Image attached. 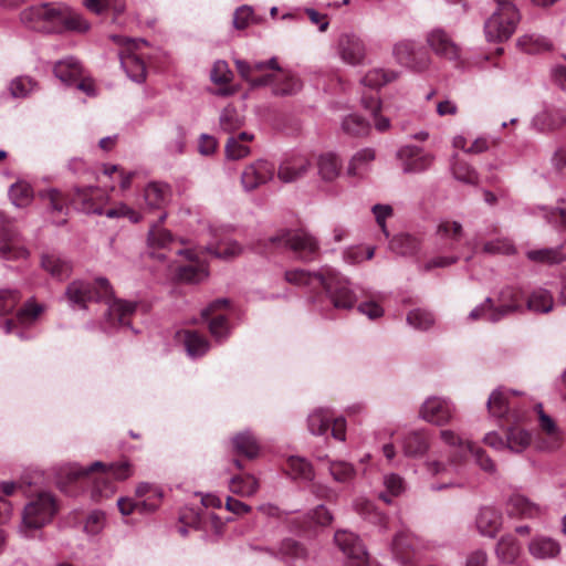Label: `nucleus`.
<instances>
[{"label":"nucleus","mask_w":566,"mask_h":566,"mask_svg":"<svg viewBox=\"0 0 566 566\" xmlns=\"http://www.w3.org/2000/svg\"><path fill=\"white\" fill-rule=\"evenodd\" d=\"M384 485L386 488V492H381L379 494V497L388 504L391 502V500L388 497V495L398 496L399 494H401L405 491L403 479L396 473H390V474L385 475L384 476Z\"/></svg>","instance_id":"obj_55"},{"label":"nucleus","mask_w":566,"mask_h":566,"mask_svg":"<svg viewBox=\"0 0 566 566\" xmlns=\"http://www.w3.org/2000/svg\"><path fill=\"white\" fill-rule=\"evenodd\" d=\"M427 42L432 51L444 59L455 61L460 56L459 46L441 29L431 31L428 34Z\"/></svg>","instance_id":"obj_22"},{"label":"nucleus","mask_w":566,"mask_h":566,"mask_svg":"<svg viewBox=\"0 0 566 566\" xmlns=\"http://www.w3.org/2000/svg\"><path fill=\"white\" fill-rule=\"evenodd\" d=\"M182 337L186 350L191 357L202 356L210 348L207 338L196 331H185Z\"/></svg>","instance_id":"obj_43"},{"label":"nucleus","mask_w":566,"mask_h":566,"mask_svg":"<svg viewBox=\"0 0 566 566\" xmlns=\"http://www.w3.org/2000/svg\"><path fill=\"white\" fill-rule=\"evenodd\" d=\"M57 512L55 497L50 492H41L24 507L20 533L29 536L31 531L49 524Z\"/></svg>","instance_id":"obj_7"},{"label":"nucleus","mask_w":566,"mask_h":566,"mask_svg":"<svg viewBox=\"0 0 566 566\" xmlns=\"http://www.w3.org/2000/svg\"><path fill=\"white\" fill-rule=\"evenodd\" d=\"M439 437L448 453V460L428 459L423 463V468L430 476L442 480V483L432 484L431 490L440 491L446 488L462 486L463 483L458 480L460 463L464 460L472 442L450 429L441 430Z\"/></svg>","instance_id":"obj_3"},{"label":"nucleus","mask_w":566,"mask_h":566,"mask_svg":"<svg viewBox=\"0 0 566 566\" xmlns=\"http://www.w3.org/2000/svg\"><path fill=\"white\" fill-rule=\"evenodd\" d=\"M96 188H76L72 198V203L85 213L103 214V208L94 200Z\"/></svg>","instance_id":"obj_34"},{"label":"nucleus","mask_w":566,"mask_h":566,"mask_svg":"<svg viewBox=\"0 0 566 566\" xmlns=\"http://www.w3.org/2000/svg\"><path fill=\"white\" fill-rule=\"evenodd\" d=\"M253 139V136L248 133H240L237 136L228 138L226 144V155L228 159L239 160L247 157L250 154L249 143Z\"/></svg>","instance_id":"obj_36"},{"label":"nucleus","mask_w":566,"mask_h":566,"mask_svg":"<svg viewBox=\"0 0 566 566\" xmlns=\"http://www.w3.org/2000/svg\"><path fill=\"white\" fill-rule=\"evenodd\" d=\"M397 77L398 72L396 71L373 69L361 78V84L370 88H379L380 86L395 81Z\"/></svg>","instance_id":"obj_49"},{"label":"nucleus","mask_w":566,"mask_h":566,"mask_svg":"<svg viewBox=\"0 0 566 566\" xmlns=\"http://www.w3.org/2000/svg\"><path fill=\"white\" fill-rule=\"evenodd\" d=\"M234 64L241 77L249 82L252 87L266 86L272 82V74H264L260 77H253V73H262L266 70L280 71V66L275 57H272L266 62L253 63L238 59L234 61Z\"/></svg>","instance_id":"obj_14"},{"label":"nucleus","mask_w":566,"mask_h":566,"mask_svg":"<svg viewBox=\"0 0 566 566\" xmlns=\"http://www.w3.org/2000/svg\"><path fill=\"white\" fill-rule=\"evenodd\" d=\"M475 523L482 535L493 537L502 525V515L494 507L485 506L480 510Z\"/></svg>","instance_id":"obj_30"},{"label":"nucleus","mask_w":566,"mask_h":566,"mask_svg":"<svg viewBox=\"0 0 566 566\" xmlns=\"http://www.w3.org/2000/svg\"><path fill=\"white\" fill-rule=\"evenodd\" d=\"M526 258L532 262L549 265L566 261V254L563 252L562 247L528 250Z\"/></svg>","instance_id":"obj_42"},{"label":"nucleus","mask_w":566,"mask_h":566,"mask_svg":"<svg viewBox=\"0 0 566 566\" xmlns=\"http://www.w3.org/2000/svg\"><path fill=\"white\" fill-rule=\"evenodd\" d=\"M20 19L29 29L44 33H84L90 30V23L83 15L64 3L31 6L21 12Z\"/></svg>","instance_id":"obj_2"},{"label":"nucleus","mask_w":566,"mask_h":566,"mask_svg":"<svg viewBox=\"0 0 566 566\" xmlns=\"http://www.w3.org/2000/svg\"><path fill=\"white\" fill-rule=\"evenodd\" d=\"M287 464L294 478L312 480L314 475L313 468L306 459L292 455L289 458Z\"/></svg>","instance_id":"obj_57"},{"label":"nucleus","mask_w":566,"mask_h":566,"mask_svg":"<svg viewBox=\"0 0 566 566\" xmlns=\"http://www.w3.org/2000/svg\"><path fill=\"white\" fill-rule=\"evenodd\" d=\"M229 489L240 496H252L259 489L258 480L250 474L235 475L230 480Z\"/></svg>","instance_id":"obj_48"},{"label":"nucleus","mask_w":566,"mask_h":566,"mask_svg":"<svg viewBox=\"0 0 566 566\" xmlns=\"http://www.w3.org/2000/svg\"><path fill=\"white\" fill-rule=\"evenodd\" d=\"M41 265L53 277L59 280L69 277L72 272V264L70 261L55 254H44L41 260Z\"/></svg>","instance_id":"obj_39"},{"label":"nucleus","mask_w":566,"mask_h":566,"mask_svg":"<svg viewBox=\"0 0 566 566\" xmlns=\"http://www.w3.org/2000/svg\"><path fill=\"white\" fill-rule=\"evenodd\" d=\"M343 130L352 136H361L368 133L369 124L360 116L352 114L342 122Z\"/></svg>","instance_id":"obj_56"},{"label":"nucleus","mask_w":566,"mask_h":566,"mask_svg":"<svg viewBox=\"0 0 566 566\" xmlns=\"http://www.w3.org/2000/svg\"><path fill=\"white\" fill-rule=\"evenodd\" d=\"M28 256L29 251L20 234L12 228L4 229V232L0 233V259L20 260Z\"/></svg>","instance_id":"obj_19"},{"label":"nucleus","mask_w":566,"mask_h":566,"mask_svg":"<svg viewBox=\"0 0 566 566\" xmlns=\"http://www.w3.org/2000/svg\"><path fill=\"white\" fill-rule=\"evenodd\" d=\"M219 122L222 130L226 133L234 132L242 124L237 109L232 106H228L221 112Z\"/></svg>","instance_id":"obj_61"},{"label":"nucleus","mask_w":566,"mask_h":566,"mask_svg":"<svg viewBox=\"0 0 566 566\" xmlns=\"http://www.w3.org/2000/svg\"><path fill=\"white\" fill-rule=\"evenodd\" d=\"M496 8L484 22V34L489 42L507 41L515 32L521 20L515 0H494Z\"/></svg>","instance_id":"obj_6"},{"label":"nucleus","mask_w":566,"mask_h":566,"mask_svg":"<svg viewBox=\"0 0 566 566\" xmlns=\"http://www.w3.org/2000/svg\"><path fill=\"white\" fill-rule=\"evenodd\" d=\"M516 391L497 388L489 397L488 409L493 417L502 418L515 409Z\"/></svg>","instance_id":"obj_24"},{"label":"nucleus","mask_w":566,"mask_h":566,"mask_svg":"<svg viewBox=\"0 0 566 566\" xmlns=\"http://www.w3.org/2000/svg\"><path fill=\"white\" fill-rule=\"evenodd\" d=\"M287 282L297 285L321 286L324 279V270L319 273H310L304 270H291L285 273Z\"/></svg>","instance_id":"obj_52"},{"label":"nucleus","mask_w":566,"mask_h":566,"mask_svg":"<svg viewBox=\"0 0 566 566\" xmlns=\"http://www.w3.org/2000/svg\"><path fill=\"white\" fill-rule=\"evenodd\" d=\"M170 198L171 189L165 182L151 181L144 189V200L149 209H164Z\"/></svg>","instance_id":"obj_28"},{"label":"nucleus","mask_w":566,"mask_h":566,"mask_svg":"<svg viewBox=\"0 0 566 566\" xmlns=\"http://www.w3.org/2000/svg\"><path fill=\"white\" fill-rule=\"evenodd\" d=\"M518 308L520 305L515 302L493 307L492 300L488 297L482 304L470 312L469 318L471 321H476L483 317L489 322L496 323L504 316L517 311Z\"/></svg>","instance_id":"obj_21"},{"label":"nucleus","mask_w":566,"mask_h":566,"mask_svg":"<svg viewBox=\"0 0 566 566\" xmlns=\"http://www.w3.org/2000/svg\"><path fill=\"white\" fill-rule=\"evenodd\" d=\"M229 301L227 298H219L210 303L201 312L202 317L209 319V331L217 342L224 340L229 335L228 319L223 314L218 313L219 310L227 307Z\"/></svg>","instance_id":"obj_17"},{"label":"nucleus","mask_w":566,"mask_h":566,"mask_svg":"<svg viewBox=\"0 0 566 566\" xmlns=\"http://www.w3.org/2000/svg\"><path fill=\"white\" fill-rule=\"evenodd\" d=\"M392 55L398 64L416 72L427 70L430 64L428 53L409 40L397 42L392 48Z\"/></svg>","instance_id":"obj_11"},{"label":"nucleus","mask_w":566,"mask_h":566,"mask_svg":"<svg viewBox=\"0 0 566 566\" xmlns=\"http://www.w3.org/2000/svg\"><path fill=\"white\" fill-rule=\"evenodd\" d=\"M20 294L17 290H0V315L11 313L20 302Z\"/></svg>","instance_id":"obj_63"},{"label":"nucleus","mask_w":566,"mask_h":566,"mask_svg":"<svg viewBox=\"0 0 566 566\" xmlns=\"http://www.w3.org/2000/svg\"><path fill=\"white\" fill-rule=\"evenodd\" d=\"M334 541L339 549L348 557L360 560L366 557V551L360 539L352 532L337 531Z\"/></svg>","instance_id":"obj_29"},{"label":"nucleus","mask_w":566,"mask_h":566,"mask_svg":"<svg viewBox=\"0 0 566 566\" xmlns=\"http://www.w3.org/2000/svg\"><path fill=\"white\" fill-rule=\"evenodd\" d=\"M327 297L337 310H350L357 302V294L349 281L333 269H324V279L321 284Z\"/></svg>","instance_id":"obj_10"},{"label":"nucleus","mask_w":566,"mask_h":566,"mask_svg":"<svg viewBox=\"0 0 566 566\" xmlns=\"http://www.w3.org/2000/svg\"><path fill=\"white\" fill-rule=\"evenodd\" d=\"M415 538L405 532L398 533L392 541V553L402 564H407L415 555Z\"/></svg>","instance_id":"obj_38"},{"label":"nucleus","mask_w":566,"mask_h":566,"mask_svg":"<svg viewBox=\"0 0 566 566\" xmlns=\"http://www.w3.org/2000/svg\"><path fill=\"white\" fill-rule=\"evenodd\" d=\"M207 250L214 256L223 260L233 259L243 251L242 247L237 241L230 239H224L213 245H209Z\"/></svg>","instance_id":"obj_51"},{"label":"nucleus","mask_w":566,"mask_h":566,"mask_svg":"<svg viewBox=\"0 0 566 566\" xmlns=\"http://www.w3.org/2000/svg\"><path fill=\"white\" fill-rule=\"evenodd\" d=\"M397 157L401 163V168L405 174H420L429 169L433 161L434 156L422 148L416 146L401 147Z\"/></svg>","instance_id":"obj_13"},{"label":"nucleus","mask_w":566,"mask_h":566,"mask_svg":"<svg viewBox=\"0 0 566 566\" xmlns=\"http://www.w3.org/2000/svg\"><path fill=\"white\" fill-rule=\"evenodd\" d=\"M376 159V151L374 148L366 147L356 151L347 166V175L349 177L365 178L371 170L373 163Z\"/></svg>","instance_id":"obj_27"},{"label":"nucleus","mask_w":566,"mask_h":566,"mask_svg":"<svg viewBox=\"0 0 566 566\" xmlns=\"http://www.w3.org/2000/svg\"><path fill=\"white\" fill-rule=\"evenodd\" d=\"M389 247L396 254L410 256L420 250V241L410 234H398L390 241Z\"/></svg>","instance_id":"obj_45"},{"label":"nucleus","mask_w":566,"mask_h":566,"mask_svg":"<svg viewBox=\"0 0 566 566\" xmlns=\"http://www.w3.org/2000/svg\"><path fill=\"white\" fill-rule=\"evenodd\" d=\"M97 470H99L101 473L95 481V493H98L99 496L103 497H109L115 493V485L108 481L109 478L123 481L133 474L132 465L127 461L111 465L96 461L87 468H81L76 464H66L59 469L56 483L61 490H65L67 483L84 478Z\"/></svg>","instance_id":"obj_4"},{"label":"nucleus","mask_w":566,"mask_h":566,"mask_svg":"<svg viewBox=\"0 0 566 566\" xmlns=\"http://www.w3.org/2000/svg\"><path fill=\"white\" fill-rule=\"evenodd\" d=\"M275 166L265 159H258L248 165L241 174V185L245 191H253L273 179Z\"/></svg>","instance_id":"obj_12"},{"label":"nucleus","mask_w":566,"mask_h":566,"mask_svg":"<svg viewBox=\"0 0 566 566\" xmlns=\"http://www.w3.org/2000/svg\"><path fill=\"white\" fill-rule=\"evenodd\" d=\"M9 196L15 207L23 208L32 201L33 190L28 182L19 181L11 186Z\"/></svg>","instance_id":"obj_53"},{"label":"nucleus","mask_w":566,"mask_h":566,"mask_svg":"<svg viewBox=\"0 0 566 566\" xmlns=\"http://www.w3.org/2000/svg\"><path fill=\"white\" fill-rule=\"evenodd\" d=\"M270 85H273V93L280 96L296 94L302 88V83L295 75L281 69L272 74Z\"/></svg>","instance_id":"obj_32"},{"label":"nucleus","mask_w":566,"mask_h":566,"mask_svg":"<svg viewBox=\"0 0 566 566\" xmlns=\"http://www.w3.org/2000/svg\"><path fill=\"white\" fill-rule=\"evenodd\" d=\"M112 41L119 48L120 65L130 80L142 83L146 78V65L139 53L146 45L143 39H129L123 35H112Z\"/></svg>","instance_id":"obj_9"},{"label":"nucleus","mask_w":566,"mask_h":566,"mask_svg":"<svg viewBox=\"0 0 566 566\" xmlns=\"http://www.w3.org/2000/svg\"><path fill=\"white\" fill-rule=\"evenodd\" d=\"M507 513L520 518H537L545 514V507L521 493L512 494L506 503Z\"/></svg>","instance_id":"obj_18"},{"label":"nucleus","mask_w":566,"mask_h":566,"mask_svg":"<svg viewBox=\"0 0 566 566\" xmlns=\"http://www.w3.org/2000/svg\"><path fill=\"white\" fill-rule=\"evenodd\" d=\"M401 449L408 458H420L430 449V438L426 430H412L401 439Z\"/></svg>","instance_id":"obj_23"},{"label":"nucleus","mask_w":566,"mask_h":566,"mask_svg":"<svg viewBox=\"0 0 566 566\" xmlns=\"http://www.w3.org/2000/svg\"><path fill=\"white\" fill-rule=\"evenodd\" d=\"M333 413L328 409L319 408L310 413L307 418L308 430L312 434L322 436L331 427Z\"/></svg>","instance_id":"obj_44"},{"label":"nucleus","mask_w":566,"mask_h":566,"mask_svg":"<svg viewBox=\"0 0 566 566\" xmlns=\"http://www.w3.org/2000/svg\"><path fill=\"white\" fill-rule=\"evenodd\" d=\"M454 411V406L449 400L432 397L423 402L420 416L427 422L443 426L451 421Z\"/></svg>","instance_id":"obj_16"},{"label":"nucleus","mask_w":566,"mask_h":566,"mask_svg":"<svg viewBox=\"0 0 566 566\" xmlns=\"http://www.w3.org/2000/svg\"><path fill=\"white\" fill-rule=\"evenodd\" d=\"M65 296L72 307L80 310L86 308L90 302L104 301L107 304L106 317L111 327L128 326V318L136 310V303L113 297L112 286L105 277H98L94 282L75 280L67 285Z\"/></svg>","instance_id":"obj_1"},{"label":"nucleus","mask_w":566,"mask_h":566,"mask_svg":"<svg viewBox=\"0 0 566 566\" xmlns=\"http://www.w3.org/2000/svg\"><path fill=\"white\" fill-rule=\"evenodd\" d=\"M266 248H289L298 259L313 260L318 253V242L315 237L304 230L280 231L266 240Z\"/></svg>","instance_id":"obj_8"},{"label":"nucleus","mask_w":566,"mask_h":566,"mask_svg":"<svg viewBox=\"0 0 566 566\" xmlns=\"http://www.w3.org/2000/svg\"><path fill=\"white\" fill-rule=\"evenodd\" d=\"M517 45L528 54H538L545 51H549L553 46L548 39L538 34H525L520 36L517 40Z\"/></svg>","instance_id":"obj_46"},{"label":"nucleus","mask_w":566,"mask_h":566,"mask_svg":"<svg viewBox=\"0 0 566 566\" xmlns=\"http://www.w3.org/2000/svg\"><path fill=\"white\" fill-rule=\"evenodd\" d=\"M276 555L285 562H290L304 558L306 556V549L297 541L293 538H285L281 542Z\"/></svg>","instance_id":"obj_54"},{"label":"nucleus","mask_w":566,"mask_h":566,"mask_svg":"<svg viewBox=\"0 0 566 566\" xmlns=\"http://www.w3.org/2000/svg\"><path fill=\"white\" fill-rule=\"evenodd\" d=\"M531 444V433L521 428H510L506 433L505 448L520 453Z\"/></svg>","instance_id":"obj_50"},{"label":"nucleus","mask_w":566,"mask_h":566,"mask_svg":"<svg viewBox=\"0 0 566 566\" xmlns=\"http://www.w3.org/2000/svg\"><path fill=\"white\" fill-rule=\"evenodd\" d=\"M232 446L235 453L244 455L248 459L256 458L260 451L256 439L249 431L234 436L232 438Z\"/></svg>","instance_id":"obj_40"},{"label":"nucleus","mask_w":566,"mask_h":566,"mask_svg":"<svg viewBox=\"0 0 566 566\" xmlns=\"http://www.w3.org/2000/svg\"><path fill=\"white\" fill-rule=\"evenodd\" d=\"M41 312V306L33 303L25 304V306L21 308L13 318H8L4 321V333L10 334L17 332V334L23 338L24 335L22 332H20V328L31 325Z\"/></svg>","instance_id":"obj_26"},{"label":"nucleus","mask_w":566,"mask_h":566,"mask_svg":"<svg viewBox=\"0 0 566 566\" xmlns=\"http://www.w3.org/2000/svg\"><path fill=\"white\" fill-rule=\"evenodd\" d=\"M82 65L73 56L59 61L54 66V74L65 84L77 82L82 77Z\"/></svg>","instance_id":"obj_35"},{"label":"nucleus","mask_w":566,"mask_h":566,"mask_svg":"<svg viewBox=\"0 0 566 566\" xmlns=\"http://www.w3.org/2000/svg\"><path fill=\"white\" fill-rule=\"evenodd\" d=\"M182 242L174 238L169 230L153 224L148 231L147 244L151 250H175L176 254L189 261L179 268V277L189 283H199L208 276L206 264L201 260V251L192 248H178Z\"/></svg>","instance_id":"obj_5"},{"label":"nucleus","mask_w":566,"mask_h":566,"mask_svg":"<svg viewBox=\"0 0 566 566\" xmlns=\"http://www.w3.org/2000/svg\"><path fill=\"white\" fill-rule=\"evenodd\" d=\"M407 322L417 329L426 331L432 326L434 318L430 312L418 308L408 314Z\"/></svg>","instance_id":"obj_60"},{"label":"nucleus","mask_w":566,"mask_h":566,"mask_svg":"<svg viewBox=\"0 0 566 566\" xmlns=\"http://www.w3.org/2000/svg\"><path fill=\"white\" fill-rule=\"evenodd\" d=\"M337 54L348 65H359L366 59V45L355 34H342L337 41Z\"/></svg>","instance_id":"obj_15"},{"label":"nucleus","mask_w":566,"mask_h":566,"mask_svg":"<svg viewBox=\"0 0 566 566\" xmlns=\"http://www.w3.org/2000/svg\"><path fill=\"white\" fill-rule=\"evenodd\" d=\"M554 307L552 293L543 287L535 289L527 298V308L535 313L546 314Z\"/></svg>","instance_id":"obj_41"},{"label":"nucleus","mask_w":566,"mask_h":566,"mask_svg":"<svg viewBox=\"0 0 566 566\" xmlns=\"http://www.w3.org/2000/svg\"><path fill=\"white\" fill-rule=\"evenodd\" d=\"M521 552V547L517 541L511 536H503L496 545V555L502 563L512 564L514 563Z\"/></svg>","instance_id":"obj_47"},{"label":"nucleus","mask_w":566,"mask_h":566,"mask_svg":"<svg viewBox=\"0 0 566 566\" xmlns=\"http://www.w3.org/2000/svg\"><path fill=\"white\" fill-rule=\"evenodd\" d=\"M342 161L334 153L321 154L317 158L318 175L324 181L335 180L340 172Z\"/></svg>","instance_id":"obj_37"},{"label":"nucleus","mask_w":566,"mask_h":566,"mask_svg":"<svg viewBox=\"0 0 566 566\" xmlns=\"http://www.w3.org/2000/svg\"><path fill=\"white\" fill-rule=\"evenodd\" d=\"M528 552L537 559L554 558L560 553V545L552 537L536 536L530 542Z\"/></svg>","instance_id":"obj_33"},{"label":"nucleus","mask_w":566,"mask_h":566,"mask_svg":"<svg viewBox=\"0 0 566 566\" xmlns=\"http://www.w3.org/2000/svg\"><path fill=\"white\" fill-rule=\"evenodd\" d=\"M544 218L559 231H566V201L562 199L555 209H545Z\"/></svg>","instance_id":"obj_59"},{"label":"nucleus","mask_w":566,"mask_h":566,"mask_svg":"<svg viewBox=\"0 0 566 566\" xmlns=\"http://www.w3.org/2000/svg\"><path fill=\"white\" fill-rule=\"evenodd\" d=\"M469 452L474 457L475 463L485 472L494 473L496 465L494 461L486 454V452L479 446L472 443L469 446Z\"/></svg>","instance_id":"obj_64"},{"label":"nucleus","mask_w":566,"mask_h":566,"mask_svg":"<svg viewBox=\"0 0 566 566\" xmlns=\"http://www.w3.org/2000/svg\"><path fill=\"white\" fill-rule=\"evenodd\" d=\"M539 427L546 433L547 441L538 446L541 450L555 451L562 447L563 433L557 428L555 421L543 410L538 413Z\"/></svg>","instance_id":"obj_31"},{"label":"nucleus","mask_w":566,"mask_h":566,"mask_svg":"<svg viewBox=\"0 0 566 566\" xmlns=\"http://www.w3.org/2000/svg\"><path fill=\"white\" fill-rule=\"evenodd\" d=\"M310 168L311 161L306 156H292L281 163L277 169V177L283 182H293L304 177Z\"/></svg>","instance_id":"obj_20"},{"label":"nucleus","mask_w":566,"mask_h":566,"mask_svg":"<svg viewBox=\"0 0 566 566\" xmlns=\"http://www.w3.org/2000/svg\"><path fill=\"white\" fill-rule=\"evenodd\" d=\"M452 174L455 179L469 185H476L479 181V175L474 168L469 164L455 160L452 165Z\"/></svg>","instance_id":"obj_58"},{"label":"nucleus","mask_w":566,"mask_h":566,"mask_svg":"<svg viewBox=\"0 0 566 566\" xmlns=\"http://www.w3.org/2000/svg\"><path fill=\"white\" fill-rule=\"evenodd\" d=\"M463 227L458 221L443 220L438 224L436 235L441 249L455 250L463 238Z\"/></svg>","instance_id":"obj_25"},{"label":"nucleus","mask_w":566,"mask_h":566,"mask_svg":"<svg viewBox=\"0 0 566 566\" xmlns=\"http://www.w3.org/2000/svg\"><path fill=\"white\" fill-rule=\"evenodd\" d=\"M163 499V491H155L153 495H148L147 497L136 499L137 502V513L142 515H147L156 512L160 506Z\"/></svg>","instance_id":"obj_62"}]
</instances>
